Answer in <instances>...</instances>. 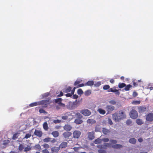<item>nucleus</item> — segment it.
Segmentation results:
<instances>
[{"mask_svg":"<svg viewBox=\"0 0 153 153\" xmlns=\"http://www.w3.org/2000/svg\"><path fill=\"white\" fill-rule=\"evenodd\" d=\"M82 80H79L77 79L74 82V85L75 86H77L78 84L79 85L81 82Z\"/></svg>","mask_w":153,"mask_h":153,"instance_id":"obj_33","label":"nucleus"},{"mask_svg":"<svg viewBox=\"0 0 153 153\" xmlns=\"http://www.w3.org/2000/svg\"><path fill=\"white\" fill-rule=\"evenodd\" d=\"M108 123L110 125H112L113 124L110 118H109L108 119Z\"/></svg>","mask_w":153,"mask_h":153,"instance_id":"obj_55","label":"nucleus"},{"mask_svg":"<svg viewBox=\"0 0 153 153\" xmlns=\"http://www.w3.org/2000/svg\"><path fill=\"white\" fill-rule=\"evenodd\" d=\"M122 147L123 146L121 145L118 144H115L112 146V147L113 148L115 149L120 148H122Z\"/></svg>","mask_w":153,"mask_h":153,"instance_id":"obj_21","label":"nucleus"},{"mask_svg":"<svg viewBox=\"0 0 153 153\" xmlns=\"http://www.w3.org/2000/svg\"><path fill=\"white\" fill-rule=\"evenodd\" d=\"M37 105H40L39 101L38 102H35L31 103L29 105L30 107H33L37 106Z\"/></svg>","mask_w":153,"mask_h":153,"instance_id":"obj_22","label":"nucleus"},{"mask_svg":"<svg viewBox=\"0 0 153 153\" xmlns=\"http://www.w3.org/2000/svg\"><path fill=\"white\" fill-rule=\"evenodd\" d=\"M72 95H73V94H72V93H68V94H66L65 95L66 97H71V96H72Z\"/></svg>","mask_w":153,"mask_h":153,"instance_id":"obj_60","label":"nucleus"},{"mask_svg":"<svg viewBox=\"0 0 153 153\" xmlns=\"http://www.w3.org/2000/svg\"><path fill=\"white\" fill-rule=\"evenodd\" d=\"M33 148L34 149L40 150L41 149V147L39 144H38L35 145Z\"/></svg>","mask_w":153,"mask_h":153,"instance_id":"obj_29","label":"nucleus"},{"mask_svg":"<svg viewBox=\"0 0 153 153\" xmlns=\"http://www.w3.org/2000/svg\"><path fill=\"white\" fill-rule=\"evenodd\" d=\"M108 92H114L115 94L117 95H119L120 94V92L119 91L115 89V87H114L113 88H111L108 91Z\"/></svg>","mask_w":153,"mask_h":153,"instance_id":"obj_9","label":"nucleus"},{"mask_svg":"<svg viewBox=\"0 0 153 153\" xmlns=\"http://www.w3.org/2000/svg\"><path fill=\"white\" fill-rule=\"evenodd\" d=\"M77 93L78 94L81 95L83 94V92L82 89H79L77 90Z\"/></svg>","mask_w":153,"mask_h":153,"instance_id":"obj_38","label":"nucleus"},{"mask_svg":"<svg viewBox=\"0 0 153 153\" xmlns=\"http://www.w3.org/2000/svg\"><path fill=\"white\" fill-rule=\"evenodd\" d=\"M104 146L106 147H109L110 146V144L108 143H104Z\"/></svg>","mask_w":153,"mask_h":153,"instance_id":"obj_59","label":"nucleus"},{"mask_svg":"<svg viewBox=\"0 0 153 153\" xmlns=\"http://www.w3.org/2000/svg\"><path fill=\"white\" fill-rule=\"evenodd\" d=\"M102 141L105 142H106L109 141V139L108 138H104L102 139Z\"/></svg>","mask_w":153,"mask_h":153,"instance_id":"obj_54","label":"nucleus"},{"mask_svg":"<svg viewBox=\"0 0 153 153\" xmlns=\"http://www.w3.org/2000/svg\"><path fill=\"white\" fill-rule=\"evenodd\" d=\"M62 142L59 145V148L60 149H63L66 148L68 146V142Z\"/></svg>","mask_w":153,"mask_h":153,"instance_id":"obj_11","label":"nucleus"},{"mask_svg":"<svg viewBox=\"0 0 153 153\" xmlns=\"http://www.w3.org/2000/svg\"><path fill=\"white\" fill-rule=\"evenodd\" d=\"M62 100V99L61 98H58L56 99H55L54 100V102L56 103H58V104H59V102H61Z\"/></svg>","mask_w":153,"mask_h":153,"instance_id":"obj_28","label":"nucleus"},{"mask_svg":"<svg viewBox=\"0 0 153 153\" xmlns=\"http://www.w3.org/2000/svg\"><path fill=\"white\" fill-rule=\"evenodd\" d=\"M126 118V115L124 111L122 110L119 111L118 113H115L112 114L113 119L115 122H119L121 120Z\"/></svg>","mask_w":153,"mask_h":153,"instance_id":"obj_1","label":"nucleus"},{"mask_svg":"<svg viewBox=\"0 0 153 153\" xmlns=\"http://www.w3.org/2000/svg\"><path fill=\"white\" fill-rule=\"evenodd\" d=\"M132 82L133 83V85L134 87H136L138 85L137 83L135 82L134 80Z\"/></svg>","mask_w":153,"mask_h":153,"instance_id":"obj_57","label":"nucleus"},{"mask_svg":"<svg viewBox=\"0 0 153 153\" xmlns=\"http://www.w3.org/2000/svg\"><path fill=\"white\" fill-rule=\"evenodd\" d=\"M132 87V85L130 84H128L127 85H126V86H125L124 90L126 91H129L130 89V88H131Z\"/></svg>","mask_w":153,"mask_h":153,"instance_id":"obj_23","label":"nucleus"},{"mask_svg":"<svg viewBox=\"0 0 153 153\" xmlns=\"http://www.w3.org/2000/svg\"><path fill=\"white\" fill-rule=\"evenodd\" d=\"M62 119L64 120H67L68 118V116H63L62 117Z\"/></svg>","mask_w":153,"mask_h":153,"instance_id":"obj_58","label":"nucleus"},{"mask_svg":"<svg viewBox=\"0 0 153 153\" xmlns=\"http://www.w3.org/2000/svg\"><path fill=\"white\" fill-rule=\"evenodd\" d=\"M43 127L44 129L45 130H47L48 129V125L47 122H45L43 124Z\"/></svg>","mask_w":153,"mask_h":153,"instance_id":"obj_31","label":"nucleus"},{"mask_svg":"<svg viewBox=\"0 0 153 153\" xmlns=\"http://www.w3.org/2000/svg\"><path fill=\"white\" fill-rule=\"evenodd\" d=\"M101 142V140L99 138L96 139L94 141V143L96 144H99Z\"/></svg>","mask_w":153,"mask_h":153,"instance_id":"obj_37","label":"nucleus"},{"mask_svg":"<svg viewBox=\"0 0 153 153\" xmlns=\"http://www.w3.org/2000/svg\"><path fill=\"white\" fill-rule=\"evenodd\" d=\"M88 138L90 140H92L94 138V133L92 132H89L88 134Z\"/></svg>","mask_w":153,"mask_h":153,"instance_id":"obj_15","label":"nucleus"},{"mask_svg":"<svg viewBox=\"0 0 153 153\" xmlns=\"http://www.w3.org/2000/svg\"><path fill=\"white\" fill-rule=\"evenodd\" d=\"M43 147L45 148L48 149L49 147V146L47 143H45L43 145Z\"/></svg>","mask_w":153,"mask_h":153,"instance_id":"obj_47","label":"nucleus"},{"mask_svg":"<svg viewBox=\"0 0 153 153\" xmlns=\"http://www.w3.org/2000/svg\"><path fill=\"white\" fill-rule=\"evenodd\" d=\"M85 86V84H84L83 83H82L81 84L78 85L76 86V88H78L79 87H83Z\"/></svg>","mask_w":153,"mask_h":153,"instance_id":"obj_51","label":"nucleus"},{"mask_svg":"<svg viewBox=\"0 0 153 153\" xmlns=\"http://www.w3.org/2000/svg\"><path fill=\"white\" fill-rule=\"evenodd\" d=\"M126 124L127 125H130L132 123V121L130 119L126 121Z\"/></svg>","mask_w":153,"mask_h":153,"instance_id":"obj_44","label":"nucleus"},{"mask_svg":"<svg viewBox=\"0 0 153 153\" xmlns=\"http://www.w3.org/2000/svg\"><path fill=\"white\" fill-rule=\"evenodd\" d=\"M76 87H74L73 89L71 90V93H72V94H74L75 89H76Z\"/></svg>","mask_w":153,"mask_h":153,"instance_id":"obj_63","label":"nucleus"},{"mask_svg":"<svg viewBox=\"0 0 153 153\" xmlns=\"http://www.w3.org/2000/svg\"><path fill=\"white\" fill-rule=\"evenodd\" d=\"M24 145L22 144H20L19 145L18 149L20 151H22L24 149Z\"/></svg>","mask_w":153,"mask_h":153,"instance_id":"obj_40","label":"nucleus"},{"mask_svg":"<svg viewBox=\"0 0 153 153\" xmlns=\"http://www.w3.org/2000/svg\"><path fill=\"white\" fill-rule=\"evenodd\" d=\"M109 102L111 104L115 105L116 103V102L114 100H110L109 101Z\"/></svg>","mask_w":153,"mask_h":153,"instance_id":"obj_50","label":"nucleus"},{"mask_svg":"<svg viewBox=\"0 0 153 153\" xmlns=\"http://www.w3.org/2000/svg\"><path fill=\"white\" fill-rule=\"evenodd\" d=\"M136 122L137 125H141L144 123V122L142 120L140 119H137L136 120Z\"/></svg>","mask_w":153,"mask_h":153,"instance_id":"obj_17","label":"nucleus"},{"mask_svg":"<svg viewBox=\"0 0 153 153\" xmlns=\"http://www.w3.org/2000/svg\"><path fill=\"white\" fill-rule=\"evenodd\" d=\"M58 105L59 106L62 107L63 108H64L65 106V104L64 103H62L61 102H59V103Z\"/></svg>","mask_w":153,"mask_h":153,"instance_id":"obj_48","label":"nucleus"},{"mask_svg":"<svg viewBox=\"0 0 153 153\" xmlns=\"http://www.w3.org/2000/svg\"><path fill=\"white\" fill-rule=\"evenodd\" d=\"M31 149V147L30 146L27 145V146L25 148L24 152H27L29 151Z\"/></svg>","mask_w":153,"mask_h":153,"instance_id":"obj_25","label":"nucleus"},{"mask_svg":"<svg viewBox=\"0 0 153 153\" xmlns=\"http://www.w3.org/2000/svg\"><path fill=\"white\" fill-rule=\"evenodd\" d=\"M146 120L147 122H152L153 121V113H150L146 115Z\"/></svg>","mask_w":153,"mask_h":153,"instance_id":"obj_5","label":"nucleus"},{"mask_svg":"<svg viewBox=\"0 0 153 153\" xmlns=\"http://www.w3.org/2000/svg\"><path fill=\"white\" fill-rule=\"evenodd\" d=\"M39 112L40 113H47V112L45 110H44L42 108L40 109L39 110Z\"/></svg>","mask_w":153,"mask_h":153,"instance_id":"obj_42","label":"nucleus"},{"mask_svg":"<svg viewBox=\"0 0 153 153\" xmlns=\"http://www.w3.org/2000/svg\"><path fill=\"white\" fill-rule=\"evenodd\" d=\"M51 134L54 137H56L59 136V134L58 131H54L52 132Z\"/></svg>","mask_w":153,"mask_h":153,"instance_id":"obj_19","label":"nucleus"},{"mask_svg":"<svg viewBox=\"0 0 153 153\" xmlns=\"http://www.w3.org/2000/svg\"><path fill=\"white\" fill-rule=\"evenodd\" d=\"M99 153H106L105 151L102 149H99L98 150Z\"/></svg>","mask_w":153,"mask_h":153,"instance_id":"obj_49","label":"nucleus"},{"mask_svg":"<svg viewBox=\"0 0 153 153\" xmlns=\"http://www.w3.org/2000/svg\"><path fill=\"white\" fill-rule=\"evenodd\" d=\"M34 134L35 135L40 137L42 136L43 133L40 130L35 129Z\"/></svg>","mask_w":153,"mask_h":153,"instance_id":"obj_10","label":"nucleus"},{"mask_svg":"<svg viewBox=\"0 0 153 153\" xmlns=\"http://www.w3.org/2000/svg\"><path fill=\"white\" fill-rule=\"evenodd\" d=\"M9 142V141L8 140H4L3 141V144L5 145V147L8 144Z\"/></svg>","mask_w":153,"mask_h":153,"instance_id":"obj_41","label":"nucleus"},{"mask_svg":"<svg viewBox=\"0 0 153 153\" xmlns=\"http://www.w3.org/2000/svg\"><path fill=\"white\" fill-rule=\"evenodd\" d=\"M133 96L134 97H136L138 95V94L136 91H134L133 93Z\"/></svg>","mask_w":153,"mask_h":153,"instance_id":"obj_56","label":"nucleus"},{"mask_svg":"<svg viewBox=\"0 0 153 153\" xmlns=\"http://www.w3.org/2000/svg\"><path fill=\"white\" fill-rule=\"evenodd\" d=\"M99 112L101 114H104L105 113V110L101 108H99L98 110Z\"/></svg>","mask_w":153,"mask_h":153,"instance_id":"obj_26","label":"nucleus"},{"mask_svg":"<svg viewBox=\"0 0 153 153\" xmlns=\"http://www.w3.org/2000/svg\"><path fill=\"white\" fill-rule=\"evenodd\" d=\"M102 131L103 134L106 135L108 134L110 132L109 130L105 128H102Z\"/></svg>","mask_w":153,"mask_h":153,"instance_id":"obj_14","label":"nucleus"},{"mask_svg":"<svg viewBox=\"0 0 153 153\" xmlns=\"http://www.w3.org/2000/svg\"><path fill=\"white\" fill-rule=\"evenodd\" d=\"M130 117L132 119H136L138 117V113L137 111L134 109H132L130 112Z\"/></svg>","mask_w":153,"mask_h":153,"instance_id":"obj_2","label":"nucleus"},{"mask_svg":"<svg viewBox=\"0 0 153 153\" xmlns=\"http://www.w3.org/2000/svg\"><path fill=\"white\" fill-rule=\"evenodd\" d=\"M91 94V91L90 90H87L85 92V95L86 96L90 95Z\"/></svg>","mask_w":153,"mask_h":153,"instance_id":"obj_32","label":"nucleus"},{"mask_svg":"<svg viewBox=\"0 0 153 153\" xmlns=\"http://www.w3.org/2000/svg\"><path fill=\"white\" fill-rule=\"evenodd\" d=\"M73 98L74 99H76L78 98V96L76 94H73Z\"/></svg>","mask_w":153,"mask_h":153,"instance_id":"obj_62","label":"nucleus"},{"mask_svg":"<svg viewBox=\"0 0 153 153\" xmlns=\"http://www.w3.org/2000/svg\"><path fill=\"white\" fill-rule=\"evenodd\" d=\"M61 121L59 120H54L53 122L55 123H58L61 122Z\"/></svg>","mask_w":153,"mask_h":153,"instance_id":"obj_46","label":"nucleus"},{"mask_svg":"<svg viewBox=\"0 0 153 153\" xmlns=\"http://www.w3.org/2000/svg\"><path fill=\"white\" fill-rule=\"evenodd\" d=\"M105 109L107 112V114H111L114 110L115 107L114 106L108 105H106Z\"/></svg>","mask_w":153,"mask_h":153,"instance_id":"obj_3","label":"nucleus"},{"mask_svg":"<svg viewBox=\"0 0 153 153\" xmlns=\"http://www.w3.org/2000/svg\"><path fill=\"white\" fill-rule=\"evenodd\" d=\"M74 122L76 124H80L82 123L83 121L81 119L76 118L75 119Z\"/></svg>","mask_w":153,"mask_h":153,"instance_id":"obj_16","label":"nucleus"},{"mask_svg":"<svg viewBox=\"0 0 153 153\" xmlns=\"http://www.w3.org/2000/svg\"><path fill=\"white\" fill-rule=\"evenodd\" d=\"M51 138L50 137H47L44 139L43 141L44 142L48 143L51 141Z\"/></svg>","mask_w":153,"mask_h":153,"instance_id":"obj_35","label":"nucleus"},{"mask_svg":"<svg viewBox=\"0 0 153 153\" xmlns=\"http://www.w3.org/2000/svg\"><path fill=\"white\" fill-rule=\"evenodd\" d=\"M94 82L93 81H89L87 83L85 84V86H91L94 85Z\"/></svg>","mask_w":153,"mask_h":153,"instance_id":"obj_20","label":"nucleus"},{"mask_svg":"<svg viewBox=\"0 0 153 153\" xmlns=\"http://www.w3.org/2000/svg\"><path fill=\"white\" fill-rule=\"evenodd\" d=\"M81 134V132L78 130L74 131L73 133V137L75 138L78 139L80 136Z\"/></svg>","mask_w":153,"mask_h":153,"instance_id":"obj_7","label":"nucleus"},{"mask_svg":"<svg viewBox=\"0 0 153 153\" xmlns=\"http://www.w3.org/2000/svg\"><path fill=\"white\" fill-rule=\"evenodd\" d=\"M87 122L89 124H93L95 123L96 121L94 119H90L87 120Z\"/></svg>","mask_w":153,"mask_h":153,"instance_id":"obj_18","label":"nucleus"},{"mask_svg":"<svg viewBox=\"0 0 153 153\" xmlns=\"http://www.w3.org/2000/svg\"><path fill=\"white\" fill-rule=\"evenodd\" d=\"M75 115L77 117V118L82 119L83 117L82 115L79 113H77Z\"/></svg>","mask_w":153,"mask_h":153,"instance_id":"obj_36","label":"nucleus"},{"mask_svg":"<svg viewBox=\"0 0 153 153\" xmlns=\"http://www.w3.org/2000/svg\"><path fill=\"white\" fill-rule=\"evenodd\" d=\"M129 142L131 143L134 144L136 143V140L134 138H131L129 140Z\"/></svg>","mask_w":153,"mask_h":153,"instance_id":"obj_24","label":"nucleus"},{"mask_svg":"<svg viewBox=\"0 0 153 153\" xmlns=\"http://www.w3.org/2000/svg\"><path fill=\"white\" fill-rule=\"evenodd\" d=\"M63 95V93L62 91L60 92V94L57 96V97H61Z\"/></svg>","mask_w":153,"mask_h":153,"instance_id":"obj_64","label":"nucleus"},{"mask_svg":"<svg viewBox=\"0 0 153 153\" xmlns=\"http://www.w3.org/2000/svg\"><path fill=\"white\" fill-rule=\"evenodd\" d=\"M31 136V134H26L24 137V138L27 139L30 138Z\"/></svg>","mask_w":153,"mask_h":153,"instance_id":"obj_43","label":"nucleus"},{"mask_svg":"<svg viewBox=\"0 0 153 153\" xmlns=\"http://www.w3.org/2000/svg\"><path fill=\"white\" fill-rule=\"evenodd\" d=\"M80 113L85 116H88L91 114V112L87 109L82 110L80 111Z\"/></svg>","mask_w":153,"mask_h":153,"instance_id":"obj_6","label":"nucleus"},{"mask_svg":"<svg viewBox=\"0 0 153 153\" xmlns=\"http://www.w3.org/2000/svg\"><path fill=\"white\" fill-rule=\"evenodd\" d=\"M110 86L108 85H105L103 87V89L105 90H107L109 89L110 88Z\"/></svg>","mask_w":153,"mask_h":153,"instance_id":"obj_39","label":"nucleus"},{"mask_svg":"<svg viewBox=\"0 0 153 153\" xmlns=\"http://www.w3.org/2000/svg\"><path fill=\"white\" fill-rule=\"evenodd\" d=\"M126 86V84L124 83H120L118 84V87L120 88H122Z\"/></svg>","mask_w":153,"mask_h":153,"instance_id":"obj_30","label":"nucleus"},{"mask_svg":"<svg viewBox=\"0 0 153 153\" xmlns=\"http://www.w3.org/2000/svg\"><path fill=\"white\" fill-rule=\"evenodd\" d=\"M72 128V127L70 125H66L64 126V129L67 131H70Z\"/></svg>","mask_w":153,"mask_h":153,"instance_id":"obj_13","label":"nucleus"},{"mask_svg":"<svg viewBox=\"0 0 153 153\" xmlns=\"http://www.w3.org/2000/svg\"><path fill=\"white\" fill-rule=\"evenodd\" d=\"M140 103V100H135L132 101L131 102L132 104L133 105H139Z\"/></svg>","mask_w":153,"mask_h":153,"instance_id":"obj_34","label":"nucleus"},{"mask_svg":"<svg viewBox=\"0 0 153 153\" xmlns=\"http://www.w3.org/2000/svg\"><path fill=\"white\" fill-rule=\"evenodd\" d=\"M138 109L139 113L141 114L146 111L147 110V108L145 106H141L138 107Z\"/></svg>","mask_w":153,"mask_h":153,"instance_id":"obj_8","label":"nucleus"},{"mask_svg":"<svg viewBox=\"0 0 153 153\" xmlns=\"http://www.w3.org/2000/svg\"><path fill=\"white\" fill-rule=\"evenodd\" d=\"M51 102L49 100H42L39 101L40 105H44V106L46 107Z\"/></svg>","mask_w":153,"mask_h":153,"instance_id":"obj_4","label":"nucleus"},{"mask_svg":"<svg viewBox=\"0 0 153 153\" xmlns=\"http://www.w3.org/2000/svg\"><path fill=\"white\" fill-rule=\"evenodd\" d=\"M110 142L112 144H115L117 143V141L114 140H111Z\"/></svg>","mask_w":153,"mask_h":153,"instance_id":"obj_45","label":"nucleus"},{"mask_svg":"<svg viewBox=\"0 0 153 153\" xmlns=\"http://www.w3.org/2000/svg\"><path fill=\"white\" fill-rule=\"evenodd\" d=\"M62 135L64 138H67L71 136L72 133L70 132L67 131L63 133Z\"/></svg>","mask_w":153,"mask_h":153,"instance_id":"obj_12","label":"nucleus"},{"mask_svg":"<svg viewBox=\"0 0 153 153\" xmlns=\"http://www.w3.org/2000/svg\"><path fill=\"white\" fill-rule=\"evenodd\" d=\"M42 153H49V152L48 150L46 149L43 150L42 151Z\"/></svg>","mask_w":153,"mask_h":153,"instance_id":"obj_53","label":"nucleus"},{"mask_svg":"<svg viewBox=\"0 0 153 153\" xmlns=\"http://www.w3.org/2000/svg\"><path fill=\"white\" fill-rule=\"evenodd\" d=\"M71 90V88L70 87H68L65 89L64 90L63 92L64 93H68L70 92Z\"/></svg>","mask_w":153,"mask_h":153,"instance_id":"obj_27","label":"nucleus"},{"mask_svg":"<svg viewBox=\"0 0 153 153\" xmlns=\"http://www.w3.org/2000/svg\"><path fill=\"white\" fill-rule=\"evenodd\" d=\"M100 85V83L99 82H97L96 84H94L95 86L98 87Z\"/></svg>","mask_w":153,"mask_h":153,"instance_id":"obj_61","label":"nucleus"},{"mask_svg":"<svg viewBox=\"0 0 153 153\" xmlns=\"http://www.w3.org/2000/svg\"><path fill=\"white\" fill-rule=\"evenodd\" d=\"M17 134H13L12 138L13 139L15 140L18 137Z\"/></svg>","mask_w":153,"mask_h":153,"instance_id":"obj_52","label":"nucleus"}]
</instances>
